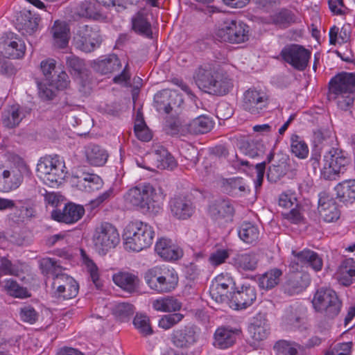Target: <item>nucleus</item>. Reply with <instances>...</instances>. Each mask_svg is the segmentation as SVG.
<instances>
[{
  "label": "nucleus",
  "instance_id": "obj_25",
  "mask_svg": "<svg viewBox=\"0 0 355 355\" xmlns=\"http://www.w3.org/2000/svg\"><path fill=\"white\" fill-rule=\"evenodd\" d=\"M26 116L24 109L19 105L6 107L1 113V120L3 125L8 128H15L19 125Z\"/></svg>",
  "mask_w": 355,
  "mask_h": 355
},
{
  "label": "nucleus",
  "instance_id": "obj_56",
  "mask_svg": "<svg viewBox=\"0 0 355 355\" xmlns=\"http://www.w3.org/2000/svg\"><path fill=\"white\" fill-rule=\"evenodd\" d=\"M70 83L69 78L64 71H60L56 76H53L49 81V87L55 88L58 90H63L69 86Z\"/></svg>",
  "mask_w": 355,
  "mask_h": 355
},
{
  "label": "nucleus",
  "instance_id": "obj_3",
  "mask_svg": "<svg viewBox=\"0 0 355 355\" xmlns=\"http://www.w3.org/2000/svg\"><path fill=\"white\" fill-rule=\"evenodd\" d=\"M329 92L334 95L341 110H345L352 106L354 100L355 73L343 72L334 76L329 82Z\"/></svg>",
  "mask_w": 355,
  "mask_h": 355
},
{
  "label": "nucleus",
  "instance_id": "obj_24",
  "mask_svg": "<svg viewBox=\"0 0 355 355\" xmlns=\"http://www.w3.org/2000/svg\"><path fill=\"white\" fill-rule=\"evenodd\" d=\"M155 250L162 258L168 261L176 260L182 254V250L166 238L159 239L155 244Z\"/></svg>",
  "mask_w": 355,
  "mask_h": 355
},
{
  "label": "nucleus",
  "instance_id": "obj_57",
  "mask_svg": "<svg viewBox=\"0 0 355 355\" xmlns=\"http://www.w3.org/2000/svg\"><path fill=\"white\" fill-rule=\"evenodd\" d=\"M181 155L187 162L184 164L189 167H193L198 162V151L196 148L193 146H189L183 148Z\"/></svg>",
  "mask_w": 355,
  "mask_h": 355
},
{
  "label": "nucleus",
  "instance_id": "obj_54",
  "mask_svg": "<svg viewBox=\"0 0 355 355\" xmlns=\"http://www.w3.org/2000/svg\"><path fill=\"white\" fill-rule=\"evenodd\" d=\"M251 332L254 340L261 341L265 340L270 333V327L266 322H256L252 324Z\"/></svg>",
  "mask_w": 355,
  "mask_h": 355
},
{
  "label": "nucleus",
  "instance_id": "obj_29",
  "mask_svg": "<svg viewBox=\"0 0 355 355\" xmlns=\"http://www.w3.org/2000/svg\"><path fill=\"white\" fill-rule=\"evenodd\" d=\"M259 261L258 254L249 252L236 254L232 258V264L239 270L253 271L257 268Z\"/></svg>",
  "mask_w": 355,
  "mask_h": 355
},
{
  "label": "nucleus",
  "instance_id": "obj_2",
  "mask_svg": "<svg viewBox=\"0 0 355 355\" xmlns=\"http://www.w3.org/2000/svg\"><path fill=\"white\" fill-rule=\"evenodd\" d=\"M127 204L143 211H149L154 203L164 199L161 188L150 183H141L130 189L124 196Z\"/></svg>",
  "mask_w": 355,
  "mask_h": 355
},
{
  "label": "nucleus",
  "instance_id": "obj_31",
  "mask_svg": "<svg viewBox=\"0 0 355 355\" xmlns=\"http://www.w3.org/2000/svg\"><path fill=\"white\" fill-rule=\"evenodd\" d=\"M50 33L52 35L55 46L60 49L67 46L69 39V28L66 22L55 21Z\"/></svg>",
  "mask_w": 355,
  "mask_h": 355
},
{
  "label": "nucleus",
  "instance_id": "obj_11",
  "mask_svg": "<svg viewBox=\"0 0 355 355\" xmlns=\"http://www.w3.org/2000/svg\"><path fill=\"white\" fill-rule=\"evenodd\" d=\"M73 40L76 46L85 53L94 51L102 42L99 31L89 25L79 26Z\"/></svg>",
  "mask_w": 355,
  "mask_h": 355
},
{
  "label": "nucleus",
  "instance_id": "obj_61",
  "mask_svg": "<svg viewBox=\"0 0 355 355\" xmlns=\"http://www.w3.org/2000/svg\"><path fill=\"white\" fill-rule=\"evenodd\" d=\"M134 131L137 137L141 141H148L152 138L151 133L144 121H140L139 123L135 125Z\"/></svg>",
  "mask_w": 355,
  "mask_h": 355
},
{
  "label": "nucleus",
  "instance_id": "obj_39",
  "mask_svg": "<svg viewBox=\"0 0 355 355\" xmlns=\"http://www.w3.org/2000/svg\"><path fill=\"white\" fill-rule=\"evenodd\" d=\"M87 159L91 165L103 166L107 161V154L98 145H90L86 149Z\"/></svg>",
  "mask_w": 355,
  "mask_h": 355
},
{
  "label": "nucleus",
  "instance_id": "obj_9",
  "mask_svg": "<svg viewBox=\"0 0 355 355\" xmlns=\"http://www.w3.org/2000/svg\"><path fill=\"white\" fill-rule=\"evenodd\" d=\"M144 279L149 287L157 293L171 292L178 283V274L173 269L154 268L145 273Z\"/></svg>",
  "mask_w": 355,
  "mask_h": 355
},
{
  "label": "nucleus",
  "instance_id": "obj_55",
  "mask_svg": "<svg viewBox=\"0 0 355 355\" xmlns=\"http://www.w3.org/2000/svg\"><path fill=\"white\" fill-rule=\"evenodd\" d=\"M184 318V315L180 313L163 315L159 320L158 325L165 330L169 329L178 324Z\"/></svg>",
  "mask_w": 355,
  "mask_h": 355
},
{
  "label": "nucleus",
  "instance_id": "obj_48",
  "mask_svg": "<svg viewBox=\"0 0 355 355\" xmlns=\"http://www.w3.org/2000/svg\"><path fill=\"white\" fill-rule=\"evenodd\" d=\"M65 61L66 66L71 74L80 75L85 69L84 61L74 55L66 56Z\"/></svg>",
  "mask_w": 355,
  "mask_h": 355
},
{
  "label": "nucleus",
  "instance_id": "obj_22",
  "mask_svg": "<svg viewBox=\"0 0 355 355\" xmlns=\"http://www.w3.org/2000/svg\"><path fill=\"white\" fill-rule=\"evenodd\" d=\"M172 214L178 219L185 220L190 218L194 207L192 202L185 196H175L170 201Z\"/></svg>",
  "mask_w": 355,
  "mask_h": 355
},
{
  "label": "nucleus",
  "instance_id": "obj_47",
  "mask_svg": "<svg viewBox=\"0 0 355 355\" xmlns=\"http://www.w3.org/2000/svg\"><path fill=\"white\" fill-rule=\"evenodd\" d=\"M3 288L8 295L14 297L25 298L30 296L27 289L19 286L13 279H6Z\"/></svg>",
  "mask_w": 355,
  "mask_h": 355
},
{
  "label": "nucleus",
  "instance_id": "obj_34",
  "mask_svg": "<svg viewBox=\"0 0 355 355\" xmlns=\"http://www.w3.org/2000/svg\"><path fill=\"white\" fill-rule=\"evenodd\" d=\"M132 29L137 33L148 38H152L151 24L148 21V15L145 12H138L132 19Z\"/></svg>",
  "mask_w": 355,
  "mask_h": 355
},
{
  "label": "nucleus",
  "instance_id": "obj_16",
  "mask_svg": "<svg viewBox=\"0 0 355 355\" xmlns=\"http://www.w3.org/2000/svg\"><path fill=\"white\" fill-rule=\"evenodd\" d=\"M257 298L254 287L250 285L243 286L233 293H230V306L234 309H243L251 306Z\"/></svg>",
  "mask_w": 355,
  "mask_h": 355
},
{
  "label": "nucleus",
  "instance_id": "obj_51",
  "mask_svg": "<svg viewBox=\"0 0 355 355\" xmlns=\"http://www.w3.org/2000/svg\"><path fill=\"white\" fill-rule=\"evenodd\" d=\"M133 324L139 333L144 336L151 335L153 333L149 318L146 315L137 314L134 318Z\"/></svg>",
  "mask_w": 355,
  "mask_h": 355
},
{
  "label": "nucleus",
  "instance_id": "obj_19",
  "mask_svg": "<svg viewBox=\"0 0 355 355\" xmlns=\"http://www.w3.org/2000/svg\"><path fill=\"white\" fill-rule=\"evenodd\" d=\"M318 209L320 217L327 223L334 222L340 218V213L335 200L324 192L319 194Z\"/></svg>",
  "mask_w": 355,
  "mask_h": 355
},
{
  "label": "nucleus",
  "instance_id": "obj_40",
  "mask_svg": "<svg viewBox=\"0 0 355 355\" xmlns=\"http://www.w3.org/2000/svg\"><path fill=\"white\" fill-rule=\"evenodd\" d=\"M212 127L211 119L207 116L201 115L188 124V131L194 135L205 134L210 131Z\"/></svg>",
  "mask_w": 355,
  "mask_h": 355
},
{
  "label": "nucleus",
  "instance_id": "obj_4",
  "mask_svg": "<svg viewBox=\"0 0 355 355\" xmlns=\"http://www.w3.org/2000/svg\"><path fill=\"white\" fill-rule=\"evenodd\" d=\"M127 248L140 252L149 248L154 239L153 227L146 223L135 221L130 224L124 234Z\"/></svg>",
  "mask_w": 355,
  "mask_h": 355
},
{
  "label": "nucleus",
  "instance_id": "obj_10",
  "mask_svg": "<svg viewBox=\"0 0 355 355\" xmlns=\"http://www.w3.org/2000/svg\"><path fill=\"white\" fill-rule=\"evenodd\" d=\"M249 32V26L243 22L231 20L221 25L216 33V37L221 42L240 44L248 40Z\"/></svg>",
  "mask_w": 355,
  "mask_h": 355
},
{
  "label": "nucleus",
  "instance_id": "obj_28",
  "mask_svg": "<svg viewBox=\"0 0 355 355\" xmlns=\"http://www.w3.org/2000/svg\"><path fill=\"white\" fill-rule=\"evenodd\" d=\"M122 67L119 58L115 54H110L94 60L92 67L101 74L112 73L119 71Z\"/></svg>",
  "mask_w": 355,
  "mask_h": 355
},
{
  "label": "nucleus",
  "instance_id": "obj_18",
  "mask_svg": "<svg viewBox=\"0 0 355 355\" xmlns=\"http://www.w3.org/2000/svg\"><path fill=\"white\" fill-rule=\"evenodd\" d=\"M84 214L85 209L83 206L69 202L65 205L62 211L53 210L51 212V217L58 222L72 224L79 220Z\"/></svg>",
  "mask_w": 355,
  "mask_h": 355
},
{
  "label": "nucleus",
  "instance_id": "obj_36",
  "mask_svg": "<svg viewBox=\"0 0 355 355\" xmlns=\"http://www.w3.org/2000/svg\"><path fill=\"white\" fill-rule=\"evenodd\" d=\"M225 191L232 196H243L250 191L243 179L239 177L226 179L223 182Z\"/></svg>",
  "mask_w": 355,
  "mask_h": 355
},
{
  "label": "nucleus",
  "instance_id": "obj_7",
  "mask_svg": "<svg viewBox=\"0 0 355 355\" xmlns=\"http://www.w3.org/2000/svg\"><path fill=\"white\" fill-rule=\"evenodd\" d=\"M120 237L116 228L111 223L102 222L94 232L92 242L95 251L101 254H106L119 243Z\"/></svg>",
  "mask_w": 355,
  "mask_h": 355
},
{
  "label": "nucleus",
  "instance_id": "obj_62",
  "mask_svg": "<svg viewBox=\"0 0 355 355\" xmlns=\"http://www.w3.org/2000/svg\"><path fill=\"white\" fill-rule=\"evenodd\" d=\"M298 202L293 193H283L279 198V205L285 209L297 207Z\"/></svg>",
  "mask_w": 355,
  "mask_h": 355
},
{
  "label": "nucleus",
  "instance_id": "obj_58",
  "mask_svg": "<svg viewBox=\"0 0 355 355\" xmlns=\"http://www.w3.org/2000/svg\"><path fill=\"white\" fill-rule=\"evenodd\" d=\"M286 174V164L282 162L279 164H272L269 166L267 177L270 182H277L281 177Z\"/></svg>",
  "mask_w": 355,
  "mask_h": 355
},
{
  "label": "nucleus",
  "instance_id": "obj_50",
  "mask_svg": "<svg viewBox=\"0 0 355 355\" xmlns=\"http://www.w3.org/2000/svg\"><path fill=\"white\" fill-rule=\"evenodd\" d=\"M274 348L280 352L288 355H297L298 350H304V346L296 343H290L286 340H279L277 342Z\"/></svg>",
  "mask_w": 355,
  "mask_h": 355
},
{
  "label": "nucleus",
  "instance_id": "obj_23",
  "mask_svg": "<svg viewBox=\"0 0 355 355\" xmlns=\"http://www.w3.org/2000/svg\"><path fill=\"white\" fill-rule=\"evenodd\" d=\"M310 284L309 275L300 272L291 274L284 284V291L289 295L302 292Z\"/></svg>",
  "mask_w": 355,
  "mask_h": 355
},
{
  "label": "nucleus",
  "instance_id": "obj_20",
  "mask_svg": "<svg viewBox=\"0 0 355 355\" xmlns=\"http://www.w3.org/2000/svg\"><path fill=\"white\" fill-rule=\"evenodd\" d=\"M294 259L291 261V265L293 269L297 270L295 265L309 266L314 270L319 271L323 266L322 259L320 255L311 250H304L299 252L293 251Z\"/></svg>",
  "mask_w": 355,
  "mask_h": 355
},
{
  "label": "nucleus",
  "instance_id": "obj_53",
  "mask_svg": "<svg viewBox=\"0 0 355 355\" xmlns=\"http://www.w3.org/2000/svg\"><path fill=\"white\" fill-rule=\"evenodd\" d=\"M234 282L232 278L227 276L226 277L223 275L218 276L216 278V282L210 287L209 293L211 298L218 297L216 290H218L220 288H225L228 291L230 287H232Z\"/></svg>",
  "mask_w": 355,
  "mask_h": 355
},
{
  "label": "nucleus",
  "instance_id": "obj_17",
  "mask_svg": "<svg viewBox=\"0 0 355 355\" xmlns=\"http://www.w3.org/2000/svg\"><path fill=\"white\" fill-rule=\"evenodd\" d=\"M241 330L229 326L218 327L214 334L213 345L220 349H226L232 347Z\"/></svg>",
  "mask_w": 355,
  "mask_h": 355
},
{
  "label": "nucleus",
  "instance_id": "obj_15",
  "mask_svg": "<svg viewBox=\"0 0 355 355\" xmlns=\"http://www.w3.org/2000/svg\"><path fill=\"white\" fill-rule=\"evenodd\" d=\"M199 334L194 325H185L174 329L170 337L172 344L180 349H187L197 343Z\"/></svg>",
  "mask_w": 355,
  "mask_h": 355
},
{
  "label": "nucleus",
  "instance_id": "obj_5",
  "mask_svg": "<svg viewBox=\"0 0 355 355\" xmlns=\"http://www.w3.org/2000/svg\"><path fill=\"white\" fill-rule=\"evenodd\" d=\"M64 162L58 155L41 157L37 164V176L46 184L61 183L67 174Z\"/></svg>",
  "mask_w": 355,
  "mask_h": 355
},
{
  "label": "nucleus",
  "instance_id": "obj_45",
  "mask_svg": "<svg viewBox=\"0 0 355 355\" xmlns=\"http://www.w3.org/2000/svg\"><path fill=\"white\" fill-rule=\"evenodd\" d=\"M83 263L86 267L87 272L89 273L90 277L96 288H99L102 284L99 279L98 268L94 261L89 257L83 250H80Z\"/></svg>",
  "mask_w": 355,
  "mask_h": 355
},
{
  "label": "nucleus",
  "instance_id": "obj_14",
  "mask_svg": "<svg viewBox=\"0 0 355 355\" xmlns=\"http://www.w3.org/2000/svg\"><path fill=\"white\" fill-rule=\"evenodd\" d=\"M52 288L54 295L60 300H69L75 297L79 290L76 281L71 276L64 273L53 277Z\"/></svg>",
  "mask_w": 355,
  "mask_h": 355
},
{
  "label": "nucleus",
  "instance_id": "obj_38",
  "mask_svg": "<svg viewBox=\"0 0 355 355\" xmlns=\"http://www.w3.org/2000/svg\"><path fill=\"white\" fill-rule=\"evenodd\" d=\"M155 310L161 312H175L182 307V303L173 297H159L153 302Z\"/></svg>",
  "mask_w": 355,
  "mask_h": 355
},
{
  "label": "nucleus",
  "instance_id": "obj_43",
  "mask_svg": "<svg viewBox=\"0 0 355 355\" xmlns=\"http://www.w3.org/2000/svg\"><path fill=\"white\" fill-rule=\"evenodd\" d=\"M291 153L299 159H305L309 155V147L304 140L297 135L291 137Z\"/></svg>",
  "mask_w": 355,
  "mask_h": 355
},
{
  "label": "nucleus",
  "instance_id": "obj_27",
  "mask_svg": "<svg viewBox=\"0 0 355 355\" xmlns=\"http://www.w3.org/2000/svg\"><path fill=\"white\" fill-rule=\"evenodd\" d=\"M74 178L77 179L76 187L79 190L85 192H94L102 188L103 182L97 175L89 173H82L76 175Z\"/></svg>",
  "mask_w": 355,
  "mask_h": 355
},
{
  "label": "nucleus",
  "instance_id": "obj_42",
  "mask_svg": "<svg viewBox=\"0 0 355 355\" xmlns=\"http://www.w3.org/2000/svg\"><path fill=\"white\" fill-rule=\"evenodd\" d=\"M26 46L19 38L9 42L4 48L5 55L11 59H19L24 55Z\"/></svg>",
  "mask_w": 355,
  "mask_h": 355
},
{
  "label": "nucleus",
  "instance_id": "obj_35",
  "mask_svg": "<svg viewBox=\"0 0 355 355\" xmlns=\"http://www.w3.org/2000/svg\"><path fill=\"white\" fill-rule=\"evenodd\" d=\"M238 234L244 243L254 245L259 239L260 231L255 224L243 222L238 229Z\"/></svg>",
  "mask_w": 355,
  "mask_h": 355
},
{
  "label": "nucleus",
  "instance_id": "obj_52",
  "mask_svg": "<svg viewBox=\"0 0 355 355\" xmlns=\"http://www.w3.org/2000/svg\"><path fill=\"white\" fill-rule=\"evenodd\" d=\"M113 313L120 321L123 322L130 318L134 313V307L129 303L122 302L115 305Z\"/></svg>",
  "mask_w": 355,
  "mask_h": 355
},
{
  "label": "nucleus",
  "instance_id": "obj_59",
  "mask_svg": "<svg viewBox=\"0 0 355 355\" xmlns=\"http://www.w3.org/2000/svg\"><path fill=\"white\" fill-rule=\"evenodd\" d=\"M38 317L37 312L31 306H24L20 309V318L25 322L34 324L37 320Z\"/></svg>",
  "mask_w": 355,
  "mask_h": 355
},
{
  "label": "nucleus",
  "instance_id": "obj_6",
  "mask_svg": "<svg viewBox=\"0 0 355 355\" xmlns=\"http://www.w3.org/2000/svg\"><path fill=\"white\" fill-rule=\"evenodd\" d=\"M324 162L321 178L326 180H334L347 170L351 159L345 151L333 148L324 155Z\"/></svg>",
  "mask_w": 355,
  "mask_h": 355
},
{
  "label": "nucleus",
  "instance_id": "obj_64",
  "mask_svg": "<svg viewBox=\"0 0 355 355\" xmlns=\"http://www.w3.org/2000/svg\"><path fill=\"white\" fill-rule=\"evenodd\" d=\"M263 146L259 142H251L248 144L245 154L250 157L254 158L261 156L263 153Z\"/></svg>",
  "mask_w": 355,
  "mask_h": 355
},
{
  "label": "nucleus",
  "instance_id": "obj_12",
  "mask_svg": "<svg viewBox=\"0 0 355 355\" xmlns=\"http://www.w3.org/2000/svg\"><path fill=\"white\" fill-rule=\"evenodd\" d=\"M280 55L282 59L298 71H304L308 65L311 52L299 44L285 46Z\"/></svg>",
  "mask_w": 355,
  "mask_h": 355
},
{
  "label": "nucleus",
  "instance_id": "obj_1",
  "mask_svg": "<svg viewBox=\"0 0 355 355\" xmlns=\"http://www.w3.org/2000/svg\"><path fill=\"white\" fill-rule=\"evenodd\" d=\"M193 80L199 89L217 96L227 94L233 86L228 77L209 64L199 66L193 73Z\"/></svg>",
  "mask_w": 355,
  "mask_h": 355
},
{
  "label": "nucleus",
  "instance_id": "obj_8",
  "mask_svg": "<svg viewBox=\"0 0 355 355\" xmlns=\"http://www.w3.org/2000/svg\"><path fill=\"white\" fill-rule=\"evenodd\" d=\"M312 304L315 311L331 319L339 314L342 306V302L336 293L327 288H320L316 291Z\"/></svg>",
  "mask_w": 355,
  "mask_h": 355
},
{
  "label": "nucleus",
  "instance_id": "obj_49",
  "mask_svg": "<svg viewBox=\"0 0 355 355\" xmlns=\"http://www.w3.org/2000/svg\"><path fill=\"white\" fill-rule=\"evenodd\" d=\"M275 24L287 27L291 24L297 22V18L291 10L284 9L277 13L273 17Z\"/></svg>",
  "mask_w": 355,
  "mask_h": 355
},
{
  "label": "nucleus",
  "instance_id": "obj_33",
  "mask_svg": "<svg viewBox=\"0 0 355 355\" xmlns=\"http://www.w3.org/2000/svg\"><path fill=\"white\" fill-rule=\"evenodd\" d=\"M337 198L343 202H355V179L344 180L334 188Z\"/></svg>",
  "mask_w": 355,
  "mask_h": 355
},
{
  "label": "nucleus",
  "instance_id": "obj_60",
  "mask_svg": "<svg viewBox=\"0 0 355 355\" xmlns=\"http://www.w3.org/2000/svg\"><path fill=\"white\" fill-rule=\"evenodd\" d=\"M8 171V175H6V176H8L6 178V182H10L12 184V187L10 188V191H11L19 187L23 181V175L21 171L16 168Z\"/></svg>",
  "mask_w": 355,
  "mask_h": 355
},
{
  "label": "nucleus",
  "instance_id": "obj_21",
  "mask_svg": "<svg viewBox=\"0 0 355 355\" xmlns=\"http://www.w3.org/2000/svg\"><path fill=\"white\" fill-rule=\"evenodd\" d=\"M96 3L85 1L76 8V13L80 17L96 19L101 15L100 5L106 7L119 5V0H95Z\"/></svg>",
  "mask_w": 355,
  "mask_h": 355
},
{
  "label": "nucleus",
  "instance_id": "obj_46",
  "mask_svg": "<svg viewBox=\"0 0 355 355\" xmlns=\"http://www.w3.org/2000/svg\"><path fill=\"white\" fill-rule=\"evenodd\" d=\"M40 267L45 275H52L53 278L62 272V267L58 261L53 258H43L40 261Z\"/></svg>",
  "mask_w": 355,
  "mask_h": 355
},
{
  "label": "nucleus",
  "instance_id": "obj_63",
  "mask_svg": "<svg viewBox=\"0 0 355 355\" xmlns=\"http://www.w3.org/2000/svg\"><path fill=\"white\" fill-rule=\"evenodd\" d=\"M20 209L22 212H24V215L28 218H32L35 216V205L31 199H26L24 200H19Z\"/></svg>",
  "mask_w": 355,
  "mask_h": 355
},
{
  "label": "nucleus",
  "instance_id": "obj_26",
  "mask_svg": "<svg viewBox=\"0 0 355 355\" xmlns=\"http://www.w3.org/2000/svg\"><path fill=\"white\" fill-rule=\"evenodd\" d=\"M211 216L217 221L225 220H232L234 214V208L230 200H219L209 208Z\"/></svg>",
  "mask_w": 355,
  "mask_h": 355
},
{
  "label": "nucleus",
  "instance_id": "obj_37",
  "mask_svg": "<svg viewBox=\"0 0 355 355\" xmlns=\"http://www.w3.org/2000/svg\"><path fill=\"white\" fill-rule=\"evenodd\" d=\"M153 156L157 162L158 168L172 170L177 166L174 157L162 146L155 150Z\"/></svg>",
  "mask_w": 355,
  "mask_h": 355
},
{
  "label": "nucleus",
  "instance_id": "obj_44",
  "mask_svg": "<svg viewBox=\"0 0 355 355\" xmlns=\"http://www.w3.org/2000/svg\"><path fill=\"white\" fill-rule=\"evenodd\" d=\"M171 97V91L168 89L157 92L154 96V104L157 110L166 114L170 113L172 110V105L169 101Z\"/></svg>",
  "mask_w": 355,
  "mask_h": 355
},
{
  "label": "nucleus",
  "instance_id": "obj_41",
  "mask_svg": "<svg viewBox=\"0 0 355 355\" xmlns=\"http://www.w3.org/2000/svg\"><path fill=\"white\" fill-rule=\"evenodd\" d=\"M282 275L281 270L274 268L266 272L258 279L259 286L265 290H270L277 286Z\"/></svg>",
  "mask_w": 355,
  "mask_h": 355
},
{
  "label": "nucleus",
  "instance_id": "obj_32",
  "mask_svg": "<svg viewBox=\"0 0 355 355\" xmlns=\"http://www.w3.org/2000/svg\"><path fill=\"white\" fill-rule=\"evenodd\" d=\"M112 279L115 284L130 293L136 291L139 288V278L130 272H119L113 275Z\"/></svg>",
  "mask_w": 355,
  "mask_h": 355
},
{
  "label": "nucleus",
  "instance_id": "obj_13",
  "mask_svg": "<svg viewBox=\"0 0 355 355\" xmlns=\"http://www.w3.org/2000/svg\"><path fill=\"white\" fill-rule=\"evenodd\" d=\"M269 103L268 95L261 90L249 89L243 94V109L252 115H259Z\"/></svg>",
  "mask_w": 355,
  "mask_h": 355
},
{
  "label": "nucleus",
  "instance_id": "obj_30",
  "mask_svg": "<svg viewBox=\"0 0 355 355\" xmlns=\"http://www.w3.org/2000/svg\"><path fill=\"white\" fill-rule=\"evenodd\" d=\"M336 278L344 286H349L355 282V260L345 259L342 261L336 272Z\"/></svg>",
  "mask_w": 355,
  "mask_h": 355
}]
</instances>
